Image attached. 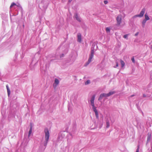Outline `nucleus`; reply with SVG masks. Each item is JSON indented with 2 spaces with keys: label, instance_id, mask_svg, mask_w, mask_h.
Returning a JSON list of instances; mask_svg holds the SVG:
<instances>
[{
  "label": "nucleus",
  "instance_id": "obj_1",
  "mask_svg": "<svg viewBox=\"0 0 152 152\" xmlns=\"http://www.w3.org/2000/svg\"><path fill=\"white\" fill-rule=\"evenodd\" d=\"M45 142L44 143V145L46 146L50 134L48 130V129L46 128L45 130Z\"/></svg>",
  "mask_w": 152,
  "mask_h": 152
},
{
  "label": "nucleus",
  "instance_id": "obj_2",
  "mask_svg": "<svg viewBox=\"0 0 152 152\" xmlns=\"http://www.w3.org/2000/svg\"><path fill=\"white\" fill-rule=\"evenodd\" d=\"M94 52V49L91 48V55L88 60L86 65H88L91 61V60L93 57Z\"/></svg>",
  "mask_w": 152,
  "mask_h": 152
},
{
  "label": "nucleus",
  "instance_id": "obj_3",
  "mask_svg": "<svg viewBox=\"0 0 152 152\" xmlns=\"http://www.w3.org/2000/svg\"><path fill=\"white\" fill-rule=\"evenodd\" d=\"M122 20V16L121 15H118L116 18L117 23L120 25L121 23Z\"/></svg>",
  "mask_w": 152,
  "mask_h": 152
},
{
  "label": "nucleus",
  "instance_id": "obj_4",
  "mask_svg": "<svg viewBox=\"0 0 152 152\" xmlns=\"http://www.w3.org/2000/svg\"><path fill=\"white\" fill-rule=\"evenodd\" d=\"M108 97L107 94H106L105 93H103V94H101L100 95V96L98 99V100H100L102 99V98H103V97Z\"/></svg>",
  "mask_w": 152,
  "mask_h": 152
},
{
  "label": "nucleus",
  "instance_id": "obj_5",
  "mask_svg": "<svg viewBox=\"0 0 152 152\" xmlns=\"http://www.w3.org/2000/svg\"><path fill=\"white\" fill-rule=\"evenodd\" d=\"M145 8L142 9V11L140 12V14H139L140 18L143 16L144 14L145 13Z\"/></svg>",
  "mask_w": 152,
  "mask_h": 152
},
{
  "label": "nucleus",
  "instance_id": "obj_6",
  "mask_svg": "<svg viewBox=\"0 0 152 152\" xmlns=\"http://www.w3.org/2000/svg\"><path fill=\"white\" fill-rule=\"evenodd\" d=\"M77 41L79 42H81V35L79 33L77 35Z\"/></svg>",
  "mask_w": 152,
  "mask_h": 152
},
{
  "label": "nucleus",
  "instance_id": "obj_7",
  "mask_svg": "<svg viewBox=\"0 0 152 152\" xmlns=\"http://www.w3.org/2000/svg\"><path fill=\"white\" fill-rule=\"evenodd\" d=\"M95 113L96 116V117L97 118H98L99 117V115H98V111L96 109V108H94V109H93Z\"/></svg>",
  "mask_w": 152,
  "mask_h": 152
},
{
  "label": "nucleus",
  "instance_id": "obj_8",
  "mask_svg": "<svg viewBox=\"0 0 152 152\" xmlns=\"http://www.w3.org/2000/svg\"><path fill=\"white\" fill-rule=\"evenodd\" d=\"M75 18L76 19V20L80 22H81V20L80 19V18L79 17L77 13H75Z\"/></svg>",
  "mask_w": 152,
  "mask_h": 152
},
{
  "label": "nucleus",
  "instance_id": "obj_9",
  "mask_svg": "<svg viewBox=\"0 0 152 152\" xmlns=\"http://www.w3.org/2000/svg\"><path fill=\"white\" fill-rule=\"evenodd\" d=\"M6 87L7 90L8 95V96H9L10 94V91L9 88V86L8 85H7L6 86Z\"/></svg>",
  "mask_w": 152,
  "mask_h": 152
},
{
  "label": "nucleus",
  "instance_id": "obj_10",
  "mask_svg": "<svg viewBox=\"0 0 152 152\" xmlns=\"http://www.w3.org/2000/svg\"><path fill=\"white\" fill-rule=\"evenodd\" d=\"M90 101L91 105L92 106L93 109H94V108H96V107L94 106V101L91 100Z\"/></svg>",
  "mask_w": 152,
  "mask_h": 152
},
{
  "label": "nucleus",
  "instance_id": "obj_11",
  "mask_svg": "<svg viewBox=\"0 0 152 152\" xmlns=\"http://www.w3.org/2000/svg\"><path fill=\"white\" fill-rule=\"evenodd\" d=\"M145 20H149V17L148 16L147 14V13H146L145 15Z\"/></svg>",
  "mask_w": 152,
  "mask_h": 152
},
{
  "label": "nucleus",
  "instance_id": "obj_12",
  "mask_svg": "<svg viewBox=\"0 0 152 152\" xmlns=\"http://www.w3.org/2000/svg\"><path fill=\"white\" fill-rule=\"evenodd\" d=\"M120 62L121 66V67H123L125 65V63L124 62L121 60H120Z\"/></svg>",
  "mask_w": 152,
  "mask_h": 152
},
{
  "label": "nucleus",
  "instance_id": "obj_13",
  "mask_svg": "<svg viewBox=\"0 0 152 152\" xmlns=\"http://www.w3.org/2000/svg\"><path fill=\"white\" fill-rule=\"evenodd\" d=\"M59 83V82L57 78L55 79V83L56 84V86L58 85Z\"/></svg>",
  "mask_w": 152,
  "mask_h": 152
},
{
  "label": "nucleus",
  "instance_id": "obj_14",
  "mask_svg": "<svg viewBox=\"0 0 152 152\" xmlns=\"http://www.w3.org/2000/svg\"><path fill=\"white\" fill-rule=\"evenodd\" d=\"M115 92L114 91H111L109 93L107 94V96H109L110 95L113 94L114 93H115Z\"/></svg>",
  "mask_w": 152,
  "mask_h": 152
},
{
  "label": "nucleus",
  "instance_id": "obj_15",
  "mask_svg": "<svg viewBox=\"0 0 152 152\" xmlns=\"http://www.w3.org/2000/svg\"><path fill=\"white\" fill-rule=\"evenodd\" d=\"M16 4H15V3L14 2H12L11 5L10 6V8H12L14 6H15L16 5Z\"/></svg>",
  "mask_w": 152,
  "mask_h": 152
},
{
  "label": "nucleus",
  "instance_id": "obj_16",
  "mask_svg": "<svg viewBox=\"0 0 152 152\" xmlns=\"http://www.w3.org/2000/svg\"><path fill=\"white\" fill-rule=\"evenodd\" d=\"M146 21L147 20H144L142 21V26H143V27H144L145 23Z\"/></svg>",
  "mask_w": 152,
  "mask_h": 152
},
{
  "label": "nucleus",
  "instance_id": "obj_17",
  "mask_svg": "<svg viewBox=\"0 0 152 152\" xmlns=\"http://www.w3.org/2000/svg\"><path fill=\"white\" fill-rule=\"evenodd\" d=\"M90 81L89 80H87L85 83V84L86 85H88L90 83Z\"/></svg>",
  "mask_w": 152,
  "mask_h": 152
},
{
  "label": "nucleus",
  "instance_id": "obj_18",
  "mask_svg": "<svg viewBox=\"0 0 152 152\" xmlns=\"http://www.w3.org/2000/svg\"><path fill=\"white\" fill-rule=\"evenodd\" d=\"M32 129H30L29 132L28 134V137H29V136H30V134H31L32 132Z\"/></svg>",
  "mask_w": 152,
  "mask_h": 152
},
{
  "label": "nucleus",
  "instance_id": "obj_19",
  "mask_svg": "<svg viewBox=\"0 0 152 152\" xmlns=\"http://www.w3.org/2000/svg\"><path fill=\"white\" fill-rule=\"evenodd\" d=\"M95 95H93L91 99V100L94 101V100L95 99Z\"/></svg>",
  "mask_w": 152,
  "mask_h": 152
},
{
  "label": "nucleus",
  "instance_id": "obj_20",
  "mask_svg": "<svg viewBox=\"0 0 152 152\" xmlns=\"http://www.w3.org/2000/svg\"><path fill=\"white\" fill-rule=\"evenodd\" d=\"M106 125H107L106 127L107 128H108L110 126V123L109 121H107L106 122Z\"/></svg>",
  "mask_w": 152,
  "mask_h": 152
},
{
  "label": "nucleus",
  "instance_id": "obj_21",
  "mask_svg": "<svg viewBox=\"0 0 152 152\" xmlns=\"http://www.w3.org/2000/svg\"><path fill=\"white\" fill-rule=\"evenodd\" d=\"M106 30L107 32H109L110 31V29L108 27L106 28Z\"/></svg>",
  "mask_w": 152,
  "mask_h": 152
},
{
  "label": "nucleus",
  "instance_id": "obj_22",
  "mask_svg": "<svg viewBox=\"0 0 152 152\" xmlns=\"http://www.w3.org/2000/svg\"><path fill=\"white\" fill-rule=\"evenodd\" d=\"M128 34H125L124 35L123 37L125 39H127Z\"/></svg>",
  "mask_w": 152,
  "mask_h": 152
},
{
  "label": "nucleus",
  "instance_id": "obj_23",
  "mask_svg": "<svg viewBox=\"0 0 152 152\" xmlns=\"http://www.w3.org/2000/svg\"><path fill=\"white\" fill-rule=\"evenodd\" d=\"M132 60L133 63H135V60L134 57H132Z\"/></svg>",
  "mask_w": 152,
  "mask_h": 152
},
{
  "label": "nucleus",
  "instance_id": "obj_24",
  "mask_svg": "<svg viewBox=\"0 0 152 152\" xmlns=\"http://www.w3.org/2000/svg\"><path fill=\"white\" fill-rule=\"evenodd\" d=\"M30 129H32V123H30Z\"/></svg>",
  "mask_w": 152,
  "mask_h": 152
},
{
  "label": "nucleus",
  "instance_id": "obj_25",
  "mask_svg": "<svg viewBox=\"0 0 152 152\" xmlns=\"http://www.w3.org/2000/svg\"><path fill=\"white\" fill-rule=\"evenodd\" d=\"M139 146H138L137 148V149L136 152H139Z\"/></svg>",
  "mask_w": 152,
  "mask_h": 152
},
{
  "label": "nucleus",
  "instance_id": "obj_26",
  "mask_svg": "<svg viewBox=\"0 0 152 152\" xmlns=\"http://www.w3.org/2000/svg\"><path fill=\"white\" fill-rule=\"evenodd\" d=\"M140 17L139 15H136L133 17V18H136V17Z\"/></svg>",
  "mask_w": 152,
  "mask_h": 152
},
{
  "label": "nucleus",
  "instance_id": "obj_27",
  "mask_svg": "<svg viewBox=\"0 0 152 152\" xmlns=\"http://www.w3.org/2000/svg\"><path fill=\"white\" fill-rule=\"evenodd\" d=\"M104 3L105 4H107L108 3V1H104Z\"/></svg>",
  "mask_w": 152,
  "mask_h": 152
},
{
  "label": "nucleus",
  "instance_id": "obj_28",
  "mask_svg": "<svg viewBox=\"0 0 152 152\" xmlns=\"http://www.w3.org/2000/svg\"><path fill=\"white\" fill-rule=\"evenodd\" d=\"M116 66L118 67V62H116Z\"/></svg>",
  "mask_w": 152,
  "mask_h": 152
},
{
  "label": "nucleus",
  "instance_id": "obj_29",
  "mask_svg": "<svg viewBox=\"0 0 152 152\" xmlns=\"http://www.w3.org/2000/svg\"><path fill=\"white\" fill-rule=\"evenodd\" d=\"M138 33H136V34H135V36H137V35H138Z\"/></svg>",
  "mask_w": 152,
  "mask_h": 152
},
{
  "label": "nucleus",
  "instance_id": "obj_30",
  "mask_svg": "<svg viewBox=\"0 0 152 152\" xmlns=\"http://www.w3.org/2000/svg\"><path fill=\"white\" fill-rule=\"evenodd\" d=\"M72 1V0H69V2H70Z\"/></svg>",
  "mask_w": 152,
  "mask_h": 152
},
{
  "label": "nucleus",
  "instance_id": "obj_31",
  "mask_svg": "<svg viewBox=\"0 0 152 152\" xmlns=\"http://www.w3.org/2000/svg\"><path fill=\"white\" fill-rule=\"evenodd\" d=\"M143 96L144 97H145L146 96H145V94H143Z\"/></svg>",
  "mask_w": 152,
  "mask_h": 152
},
{
  "label": "nucleus",
  "instance_id": "obj_32",
  "mask_svg": "<svg viewBox=\"0 0 152 152\" xmlns=\"http://www.w3.org/2000/svg\"><path fill=\"white\" fill-rule=\"evenodd\" d=\"M134 96V95H132L131 96V97H132Z\"/></svg>",
  "mask_w": 152,
  "mask_h": 152
},
{
  "label": "nucleus",
  "instance_id": "obj_33",
  "mask_svg": "<svg viewBox=\"0 0 152 152\" xmlns=\"http://www.w3.org/2000/svg\"><path fill=\"white\" fill-rule=\"evenodd\" d=\"M151 48L152 49V45L151 46Z\"/></svg>",
  "mask_w": 152,
  "mask_h": 152
}]
</instances>
